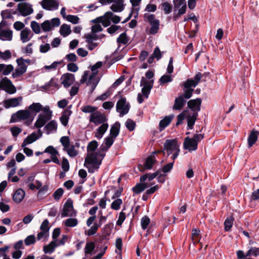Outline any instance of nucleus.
Instances as JSON below:
<instances>
[{"instance_id": "c85d7f7f", "label": "nucleus", "mask_w": 259, "mask_h": 259, "mask_svg": "<svg viewBox=\"0 0 259 259\" xmlns=\"http://www.w3.org/2000/svg\"><path fill=\"white\" fill-rule=\"evenodd\" d=\"M25 195V191L21 188L17 189L13 196V199L17 203L21 202Z\"/></svg>"}, {"instance_id": "a19ab883", "label": "nucleus", "mask_w": 259, "mask_h": 259, "mask_svg": "<svg viewBox=\"0 0 259 259\" xmlns=\"http://www.w3.org/2000/svg\"><path fill=\"white\" fill-rule=\"evenodd\" d=\"M59 32L62 36L66 37L71 32L70 26L66 24H63L61 25Z\"/></svg>"}, {"instance_id": "0e129e2a", "label": "nucleus", "mask_w": 259, "mask_h": 259, "mask_svg": "<svg viewBox=\"0 0 259 259\" xmlns=\"http://www.w3.org/2000/svg\"><path fill=\"white\" fill-rule=\"evenodd\" d=\"M171 81L172 78L171 76L169 75H163L159 79V82L161 85L167 82H171Z\"/></svg>"}, {"instance_id": "9b49d317", "label": "nucleus", "mask_w": 259, "mask_h": 259, "mask_svg": "<svg viewBox=\"0 0 259 259\" xmlns=\"http://www.w3.org/2000/svg\"><path fill=\"white\" fill-rule=\"evenodd\" d=\"M104 37V34H86L84 35V37L88 44V48L90 50H93L98 46L99 44L95 42V41L98 39H101Z\"/></svg>"}, {"instance_id": "7c9ffc66", "label": "nucleus", "mask_w": 259, "mask_h": 259, "mask_svg": "<svg viewBox=\"0 0 259 259\" xmlns=\"http://www.w3.org/2000/svg\"><path fill=\"white\" fill-rule=\"evenodd\" d=\"M258 134L259 132L257 131L252 130L248 138V145L249 148L252 147L257 141Z\"/></svg>"}, {"instance_id": "ea45409f", "label": "nucleus", "mask_w": 259, "mask_h": 259, "mask_svg": "<svg viewBox=\"0 0 259 259\" xmlns=\"http://www.w3.org/2000/svg\"><path fill=\"white\" fill-rule=\"evenodd\" d=\"M159 175V170L153 174L148 173L140 177V181L141 182H144L146 180H148L151 181L155 179Z\"/></svg>"}, {"instance_id": "37998d69", "label": "nucleus", "mask_w": 259, "mask_h": 259, "mask_svg": "<svg viewBox=\"0 0 259 259\" xmlns=\"http://www.w3.org/2000/svg\"><path fill=\"white\" fill-rule=\"evenodd\" d=\"M148 186L147 183L141 182L137 184L135 187L133 188V191L135 194H139L143 192Z\"/></svg>"}, {"instance_id": "f03ea898", "label": "nucleus", "mask_w": 259, "mask_h": 259, "mask_svg": "<svg viewBox=\"0 0 259 259\" xmlns=\"http://www.w3.org/2000/svg\"><path fill=\"white\" fill-rule=\"evenodd\" d=\"M164 154L167 155L172 154L171 158L175 160L180 152L179 145L176 139L167 140L164 144V149L162 150Z\"/></svg>"}, {"instance_id": "5701e85b", "label": "nucleus", "mask_w": 259, "mask_h": 259, "mask_svg": "<svg viewBox=\"0 0 259 259\" xmlns=\"http://www.w3.org/2000/svg\"><path fill=\"white\" fill-rule=\"evenodd\" d=\"M17 67L15 71L13 72L12 76L13 78H17L25 73L27 70V65L19 62L16 60Z\"/></svg>"}, {"instance_id": "f8f14e48", "label": "nucleus", "mask_w": 259, "mask_h": 259, "mask_svg": "<svg viewBox=\"0 0 259 259\" xmlns=\"http://www.w3.org/2000/svg\"><path fill=\"white\" fill-rule=\"evenodd\" d=\"M107 120L106 115L100 111H96L94 113L91 114L89 117V121L94 123L96 125L106 123Z\"/></svg>"}, {"instance_id": "c03bdc74", "label": "nucleus", "mask_w": 259, "mask_h": 259, "mask_svg": "<svg viewBox=\"0 0 259 259\" xmlns=\"http://www.w3.org/2000/svg\"><path fill=\"white\" fill-rule=\"evenodd\" d=\"M63 150L66 151L67 154L71 157H74L78 154V151L75 149L74 146L73 145H69Z\"/></svg>"}, {"instance_id": "ddd939ff", "label": "nucleus", "mask_w": 259, "mask_h": 259, "mask_svg": "<svg viewBox=\"0 0 259 259\" xmlns=\"http://www.w3.org/2000/svg\"><path fill=\"white\" fill-rule=\"evenodd\" d=\"M0 89L9 94H14L17 91L16 87L7 77H4L1 80Z\"/></svg>"}, {"instance_id": "e433bc0d", "label": "nucleus", "mask_w": 259, "mask_h": 259, "mask_svg": "<svg viewBox=\"0 0 259 259\" xmlns=\"http://www.w3.org/2000/svg\"><path fill=\"white\" fill-rule=\"evenodd\" d=\"M130 38L127 36L125 32H123L120 34L116 40L117 43L119 46L121 45H127L128 44Z\"/></svg>"}, {"instance_id": "49530a36", "label": "nucleus", "mask_w": 259, "mask_h": 259, "mask_svg": "<svg viewBox=\"0 0 259 259\" xmlns=\"http://www.w3.org/2000/svg\"><path fill=\"white\" fill-rule=\"evenodd\" d=\"M43 107L39 103H33L28 107V109L35 113L41 111Z\"/></svg>"}, {"instance_id": "5fc2aeb1", "label": "nucleus", "mask_w": 259, "mask_h": 259, "mask_svg": "<svg viewBox=\"0 0 259 259\" xmlns=\"http://www.w3.org/2000/svg\"><path fill=\"white\" fill-rule=\"evenodd\" d=\"M99 227L100 226L97 223H94V225L85 232V234L88 236H92L95 234Z\"/></svg>"}, {"instance_id": "6ab92c4d", "label": "nucleus", "mask_w": 259, "mask_h": 259, "mask_svg": "<svg viewBox=\"0 0 259 259\" xmlns=\"http://www.w3.org/2000/svg\"><path fill=\"white\" fill-rule=\"evenodd\" d=\"M34 180V176H29L27 179L24 182V184L26 186L31 190H34L35 189H40L42 186V184L38 181H36L35 183H33Z\"/></svg>"}, {"instance_id": "3c124183", "label": "nucleus", "mask_w": 259, "mask_h": 259, "mask_svg": "<svg viewBox=\"0 0 259 259\" xmlns=\"http://www.w3.org/2000/svg\"><path fill=\"white\" fill-rule=\"evenodd\" d=\"M247 256H259V247H250L248 250L246 252Z\"/></svg>"}, {"instance_id": "2f4dec72", "label": "nucleus", "mask_w": 259, "mask_h": 259, "mask_svg": "<svg viewBox=\"0 0 259 259\" xmlns=\"http://www.w3.org/2000/svg\"><path fill=\"white\" fill-rule=\"evenodd\" d=\"M71 113V111L69 109H65L63 112L60 120L63 125L66 126L67 125Z\"/></svg>"}, {"instance_id": "f3484780", "label": "nucleus", "mask_w": 259, "mask_h": 259, "mask_svg": "<svg viewBox=\"0 0 259 259\" xmlns=\"http://www.w3.org/2000/svg\"><path fill=\"white\" fill-rule=\"evenodd\" d=\"M113 13L106 12L104 16L98 17L92 21L93 23H102L104 27H107L110 24V19L112 17Z\"/></svg>"}, {"instance_id": "4c0bfd02", "label": "nucleus", "mask_w": 259, "mask_h": 259, "mask_svg": "<svg viewBox=\"0 0 259 259\" xmlns=\"http://www.w3.org/2000/svg\"><path fill=\"white\" fill-rule=\"evenodd\" d=\"M120 124L118 122H116L113 124L110 130V136L116 138L118 135L120 130Z\"/></svg>"}, {"instance_id": "13d9d810", "label": "nucleus", "mask_w": 259, "mask_h": 259, "mask_svg": "<svg viewBox=\"0 0 259 259\" xmlns=\"http://www.w3.org/2000/svg\"><path fill=\"white\" fill-rule=\"evenodd\" d=\"M150 220L147 216L143 217L141 220V224L142 228L143 230L147 229L148 226L150 224Z\"/></svg>"}, {"instance_id": "0eeeda50", "label": "nucleus", "mask_w": 259, "mask_h": 259, "mask_svg": "<svg viewBox=\"0 0 259 259\" xmlns=\"http://www.w3.org/2000/svg\"><path fill=\"white\" fill-rule=\"evenodd\" d=\"M99 79L96 75L91 74L89 75V71H85L80 80V83L83 84L87 82V84L91 87V93H92L99 83Z\"/></svg>"}, {"instance_id": "dca6fc26", "label": "nucleus", "mask_w": 259, "mask_h": 259, "mask_svg": "<svg viewBox=\"0 0 259 259\" xmlns=\"http://www.w3.org/2000/svg\"><path fill=\"white\" fill-rule=\"evenodd\" d=\"M40 5L46 10L54 11L58 9L59 3L57 0H42Z\"/></svg>"}, {"instance_id": "774afa93", "label": "nucleus", "mask_w": 259, "mask_h": 259, "mask_svg": "<svg viewBox=\"0 0 259 259\" xmlns=\"http://www.w3.org/2000/svg\"><path fill=\"white\" fill-rule=\"evenodd\" d=\"M61 167L65 172H67L69 170V163L67 158L65 157L63 158Z\"/></svg>"}, {"instance_id": "79ce46f5", "label": "nucleus", "mask_w": 259, "mask_h": 259, "mask_svg": "<svg viewBox=\"0 0 259 259\" xmlns=\"http://www.w3.org/2000/svg\"><path fill=\"white\" fill-rule=\"evenodd\" d=\"M46 132L48 134L56 131L57 129V123L56 121L52 120L49 122L45 126Z\"/></svg>"}, {"instance_id": "4468645a", "label": "nucleus", "mask_w": 259, "mask_h": 259, "mask_svg": "<svg viewBox=\"0 0 259 259\" xmlns=\"http://www.w3.org/2000/svg\"><path fill=\"white\" fill-rule=\"evenodd\" d=\"M76 213L73 209V202L71 199H68L63 206L61 212V217H74Z\"/></svg>"}, {"instance_id": "72a5a7b5", "label": "nucleus", "mask_w": 259, "mask_h": 259, "mask_svg": "<svg viewBox=\"0 0 259 259\" xmlns=\"http://www.w3.org/2000/svg\"><path fill=\"white\" fill-rule=\"evenodd\" d=\"M198 116V113L194 112L186 116L188 129H192Z\"/></svg>"}, {"instance_id": "8fccbe9b", "label": "nucleus", "mask_w": 259, "mask_h": 259, "mask_svg": "<svg viewBox=\"0 0 259 259\" xmlns=\"http://www.w3.org/2000/svg\"><path fill=\"white\" fill-rule=\"evenodd\" d=\"M234 219L232 217H230L226 219L224 222L225 230L226 231H229L233 226Z\"/></svg>"}, {"instance_id": "de8ad7c7", "label": "nucleus", "mask_w": 259, "mask_h": 259, "mask_svg": "<svg viewBox=\"0 0 259 259\" xmlns=\"http://www.w3.org/2000/svg\"><path fill=\"white\" fill-rule=\"evenodd\" d=\"M78 224V220L75 218H69L65 220L64 225L68 227H74Z\"/></svg>"}, {"instance_id": "58836bf2", "label": "nucleus", "mask_w": 259, "mask_h": 259, "mask_svg": "<svg viewBox=\"0 0 259 259\" xmlns=\"http://www.w3.org/2000/svg\"><path fill=\"white\" fill-rule=\"evenodd\" d=\"M56 241H52L48 245L44 246L43 250L46 253H52L55 250V248L58 246V244H56Z\"/></svg>"}, {"instance_id": "6e6552de", "label": "nucleus", "mask_w": 259, "mask_h": 259, "mask_svg": "<svg viewBox=\"0 0 259 259\" xmlns=\"http://www.w3.org/2000/svg\"><path fill=\"white\" fill-rule=\"evenodd\" d=\"M143 17L144 21L148 22L151 25V28L149 30V33L151 34H155L157 33L159 29V20L156 19L154 15L150 14L149 13H145Z\"/></svg>"}, {"instance_id": "b1692460", "label": "nucleus", "mask_w": 259, "mask_h": 259, "mask_svg": "<svg viewBox=\"0 0 259 259\" xmlns=\"http://www.w3.org/2000/svg\"><path fill=\"white\" fill-rule=\"evenodd\" d=\"M156 161V160L155 156L152 154L147 158L144 164V167H142V165H139V169L141 171H143L146 169H151Z\"/></svg>"}, {"instance_id": "052dcab7", "label": "nucleus", "mask_w": 259, "mask_h": 259, "mask_svg": "<svg viewBox=\"0 0 259 259\" xmlns=\"http://www.w3.org/2000/svg\"><path fill=\"white\" fill-rule=\"evenodd\" d=\"M91 27L92 32L90 34H96L97 32H101L103 30V28L99 23H95Z\"/></svg>"}, {"instance_id": "aec40b11", "label": "nucleus", "mask_w": 259, "mask_h": 259, "mask_svg": "<svg viewBox=\"0 0 259 259\" xmlns=\"http://www.w3.org/2000/svg\"><path fill=\"white\" fill-rule=\"evenodd\" d=\"M22 101V97L20 96L17 98H12L9 99L5 100L3 101V104L6 108L11 107H16L20 105Z\"/></svg>"}, {"instance_id": "1a4fd4ad", "label": "nucleus", "mask_w": 259, "mask_h": 259, "mask_svg": "<svg viewBox=\"0 0 259 259\" xmlns=\"http://www.w3.org/2000/svg\"><path fill=\"white\" fill-rule=\"evenodd\" d=\"M6 21L0 23V40L3 41H11L13 38V31L7 27Z\"/></svg>"}, {"instance_id": "a18cd8bd", "label": "nucleus", "mask_w": 259, "mask_h": 259, "mask_svg": "<svg viewBox=\"0 0 259 259\" xmlns=\"http://www.w3.org/2000/svg\"><path fill=\"white\" fill-rule=\"evenodd\" d=\"M200 230L199 229H193L192 231V240L194 244L199 242L200 239Z\"/></svg>"}, {"instance_id": "bf43d9fd", "label": "nucleus", "mask_w": 259, "mask_h": 259, "mask_svg": "<svg viewBox=\"0 0 259 259\" xmlns=\"http://www.w3.org/2000/svg\"><path fill=\"white\" fill-rule=\"evenodd\" d=\"M30 26L33 32L36 34H38L40 32V26L36 21H32L30 24Z\"/></svg>"}, {"instance_id": "f704fd0d", "label": "nucleus", "mask_w": 259, "mask_h": 259, "mask_svg": "<svg viewBox=\"0 0 259 259\" xmlns=\"http://www.w3.org/2000/svg\"><path fill=\"white\" fill-rule=\"evenodd\" d=\"M174 117L173 115L165 116L159 122V130L163 131L167 126H168L171 121Z\"/></svg>"}, {"instance_id": "680f3d73", "label": "nucleus", "mask_w": 259, "mask_h": 259, "mask_svg": "<svg viewBox=\"0 0 259 259\" xmlns=\"http://www.w3.org/2000/svg\"><path fill=\"white\" fill-rule=\"evenodd\" d=\"M12 57V54L9 50H6L4 52L0 51V59L7 60Z\"/></svg>"}, {"instance_id": "338daca9", "label": "nucleus", "mask_w": 259, "mask_h": 259, "mask_svg": "<svg viewBox=\"0 0 259 259\" xmlns=\"http://www.w3.org/2000/svg\"><path fill=\"white\" fill-rule=\"evenodd\" d=\"M68 21L74 24H77L79 22V18L75 15H68L66 19Z\"/></svg>"}, {"instance_id": "473e14b6", "label": "nucleus", "mask_w": 259, "mask_h": 259, "mask_svg": "<svg viewBox=\"0 0 259 259\" xmlns=\"http://www.w3.org/2000/svg\"><path fill=\"white\" fill-rule=\"evenodd\" d=\"M186 101L182 96H179L176 98L173 109L175 110H180L185 105Z\"/></svg>"}, {"instance_id": "69168bd1", "label": "nucleus", "mask_w": 259, "mask_h": 259, "mask_svg": "<svg viewBox=\"0 0 259 259\" xmlns=\"http://www.w3.org/2000/svg\"><path fill=\"white\" fill-rule=\"evenodd\" d=\"M60 142L63 146V149L67 148L70 145V140L68 137L64 136L60 139Z\"/></svg>"}, {"instance_id": "423d86ee", "label": "nucleus", "mask_w": 259, "mask_h": 259, "mask_svg": "<svg viewBox=\"0 0 259 259\" xmlns=\"http://www.w3.org/2000/svg\"><path fill=\"white\" fill-rule=\"evenodd\" d=\"M41 111L34 124V126L38 128L42 127L52 116V111L48 106L43 107Z\"/></svg>"}, {"instance_id": "f257e3e1", "label": "nucleus", "mask_w": 259, "mask_h": 259, "mask_svg": "<svg viewBox=\"0 0 259 259\" xmlns=\"http://www.w3.org/2000/svg\"><path fill=\"white\" fill-rule=\"evenodd\" d=\"M98 146V143L95 140L90 142L87 146V154L85 158L84 166L90 173H93L99 168L105 156V153L102 152L101 150V147L97 151H95Z\"/></svg>"}, {"instance_id": "393cba45", "label": "nucleus", "mask_w": 259, "mask_h": 259, "mask_svg": "<svg viewBox=\"0 0 259 259\" xmlns=\"http://www.w3.org/2000/svg\"><path fill=\"white\" fill-rule=\"evenodd\" d=\"M33 36V33L28 28H25L22 30L20 34V40L23 43L28 42Z\"/></svg>"}, {"instance_id": "a211bd4d", "label": "nucleus", "mask_w": 259, "mask_h": 259, "mask_svg": "<svg viewBox=\"0 0 259 259\" xmlns=\"http://www.w3.org/2000/svg\"><path fill=\"white\" fill-rule=\"evenodd\" d=\"M18 10L23 16H26L33 12L32 6L26 3H19L18 5Z\"/></svg>"}, {"instance_id": "6e6d98bb", "label": "nucleus", "mask_w": 259, "mask_h": 259, "mask_svg": "<svg viewBox=\"0 0 259 259\" xmlns=\"http://www.w3.org/2000/svg\"><path fill=\"white\" fill-rule=\"evenodd\" d=\"M161 6L165 14H168L172 11V6L168 2L162 3Z\"/></svg>"}, {"instance_id": "4d7b16f0", "label": "nucleus", "mask_w": 259, "mask_h": 259, "mask_svg": "<svg viewBox=\"0 0 259 259\" xmlns=\"http://www.w3.org/2000/svg\"><path fill=\"white\" fill-rule=\"evenodd\" d=\"M125 125L130 131H133L135 128L136 123L131 119H127L125 123Z\"/></svg>"}, {"instance_id": "412c9836", "label": "nucleus", "mask_w": 259, "mask_h": 259, "mask_svg": "<svg viewBox=\"0 0 259 259\" xmlns=\"http://www.w3.org/2000/svg\"><path fill=\"white\" fill-rule=\"evenodd\" d=\"M61 83L65 88H68L72 85L75 81L74 74L71 73H65L61 77Z\"/></svg>"}, {"instance_id": "603ef678", "label": "nucleus", "mask_w": 259, "mask_h": 259, "mask_svg": "<svg viewBox=\"0 0 259 259\" xmlns=\"http://www.w3.org/2000/svg\"><path fill=\"white\" fill-rule=\"evenodd\" d=\"M122 204V200L120 198H117L114 200L111 204V208L114 210H117L120 208V205Z\"/></svg>"}, {"instance_id": "a878e982", "label": "nucleus", "mask_w": 259, "mask_h": 259, "mask_svg": "<svg viewBox=\"0 0 259 259\" xmlns=\"http://www.w3.org/2000/svg\"><path fill=\"white\" fill-rule=\"evenodd\" d=\"M60 87L59 81L57 79L52 78L50 81L41 86V88L45 91L54 89H58Z\"/></svg>"}, {"instance_id": "20e7f679", "label": "nucleus", "mask_w": 259, "mask_h": 259, "mask_svg": "<svg viewBox=\"0 0 259 259\" xmlns=\"http://www.w3.org/2000/svg\"><path fill=\"white\" fill-rule=\"evenodd\" d=\"M204 138V135L202 134H195L192 138L187 137L185 138L183 147L189 151H193L197 150L198 143Z\"/></svg>"}, {"instance_id": "cd10ccee", "label": "nucleus", "mask_w": 259, "mask_h": 259, "mask_svg": "<svg viewBox=\"0 0 259 259\" xmlns=\"http://www.w3.org/2000/svg\"><path fill=\"white\" fill-rule=\"evenodd\" d=\"M108 127L109 124L107 122L101 124L96 130L95 137L98 139H101L108 130Z\"/></svg>"}, {"instance_id": "864d4df0", "label": "nucleus", "mask_w": 259, "mask_h": 259, "mask_svg": "<svg viewBox=\"0 0 259 259\" xmlns=\"http://www.w3.org/2000/svg\"><path fill=\"white\" fill-rule=\"evenodd\" d=\"M97 109V108L96 107L90 105H87L82 107L81 111L84 113H90L91 114H92L94 113V112H96Z\"/></svg>"}, {"instance_id": "2eb2a0df", "label": "nucleus", "mask_w": 259, "mask_h": 259, "mask_svg": "<svg viewBox=\"0 0 259 259\" xmlns=\"http://www.w3.org/2000/svg\"><path fill=\"white\" fill-rule=\"evenodd\" d=\"M60 24L58 18H55L50 20H46L41 24V27L44 31H50L53 28L58 27Z\"/></svg>"}, {"instance_id": "4be33fe9", "label": "nucleus", "mask_w": 259, "mask_h": 259, "mask_svg": "<svg viewBox=\"0 0 259 259\" xmlns=\"http://www.w3.org/2000/svg\"><path fill=\"white\" fill-rule=\"evenodd\" d=\"M37 134L33 132L28 136H27L23 141L21 147H24L26 146L27 145L30 144L36 140H37L39 137H40L42 135V133L40 130H38L37 132Z\"/></svg>"}, {"instance_id": "bb28decb", "label": "nucleus", "mask_w": 259, "mask_h": 259, "mask_svg": "<svg viewBox=\"0 0 259 259\" xmlns=\"http://www.w3.org/2000/svg\"><path fill=\"white\" fill-rule=\"evenodd\" d=\"M201 104V100L200 98H197L194 100H191L188 102V106L194 112L198 113L200 110Z\"/></svg>"}, {"instance_id": "c756f323", "label": "nucleus", "mask_w": 259, "mask_h": 259, "mask_svg": "<svg viewBox=\"0 0 259 259\" xmlns=\"http://www.w3.org/2000/svg\"><path fill=\"white\" fill-rule=\"evenodd\" d=\"M115 138L110 136L108 137L105 139L104 144L101 146V150L102 152L105 153V152L113 144L114 140Z\"/></svg>"}, {"instance_id": "c9c22d12", "label": "nucleus", "mask_w": 259, "mask_h": 259, "mask_svg": "<svg viewBox=\"0 0 259 259\" xmlns=\"http://www.w3.org/2000/svg\"><path fill=\"white\" fill-rule=\"evenodd\" d=\"M124 9V2L113 3L110 9L114 12H121Z\"/></svg>"}, {"instance_id": "e2e57ef3", "label": "nucleus", "mask_w": 259, "mask_h": 259, "mask_svg": "<svg viewBox=\"0 0 259 259\" xmlns=\"http://www.w3.org/2000/svg\"><path fill=\"white\" fill-rule=\"evenodd\" d=\"M14 69L13 66L11 64L6 65L4 64V70L3 74L4 75H9Z\"/></svg>"}, {"instance_id": "9d476101", "label": "nucleus", "mask_w": 259, "mask_h": 259, "mask_svg": "<svg viewBox=\"0 0 259 259\" xmlns=\"http://www.w3.org/2000/svg\"><path fill=\"white\" fill-rule=\"evenodd\" d=\"M130 108V105L126 102L125 98L121 97L116 103V110L119 113L120 117L126 114L128 112Z\"/></svg>"}, {"instance_id": "39448f33", "label": "nucleus", "mask_w": 259, "mask_h": 259, "mask_svg": "<svg viewBox=\"0 0 259 259\" xmlns=\"http://www.w3.org/2000/svg\"><path fill=\"white\" fill-rule=\"evenodd\" d=\"M18 120H26L25 123L26 125H30L33 120L30 111L28 110H21L17 111L12 115L10 119V122H15Z\"/></svg>"}, {"instance_id": "7ed1b4c3", "label": "nucleus", "mask_w": 259, "mask_h": 259, "mask_svg": "<svg viewBox=\"0 0 259 259\" xmlns=\"http://www.w3.org/2000/svg\"><path fill=\"white\" fill-rule=\"evenodd\" d=\"M153 85V80H147L146 78L143 77L141 79L140 85L142 87V94L139 93L138 95L137 100L138 102L141 104L144 100L143 97L147 99L150 93Z\"/></svg>"}, {"instance_id": "09e8293b", "label": "nucleus", "mask_w": 259, "mask_h": 259, "mask_svg": "<svg viewBox=\"0 0 259 259\" xmlns=\"http://www.w3.org/2000/svg\"><path fill=\"white\" fill-rule=\"evenodd\" d=\"M95 245L93 242H90L86 243L84 248V253L85 254H91L95 249Z\"/></svg>"}]
</instances>
